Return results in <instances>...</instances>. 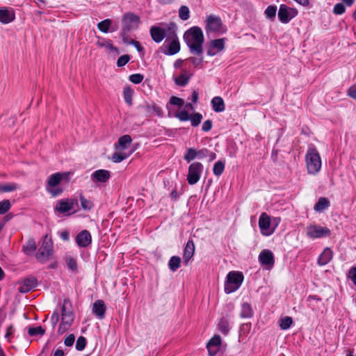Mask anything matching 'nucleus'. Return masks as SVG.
I'll return each instance as SVG.
<instances>
[{
  "mask_svg": "<svg viewBox=\"0 0 356 356\" xmlns=\"http://www.w3.org/2000/svg\"><path fill=\"white\" fill-rule=\"evenodd\" d=\"M180 50V44L177 37L173 33L172 39L168 47V54L174 55Z\"/></svg>",
  "mask_w": 356,
  "mask_h": 356,
  "instance_id": "obj_29",
  "label": "nucleus"
},
{
  "mask_svg": "<svg viewBox=\"0 0 356 356\" xmlns=\"http://www.w3.org/2000/svg\"><path fill=\"white\" fill-rule=\"evenodd\" d=\"M66 264L67 265V267L69 269L72 270V271H76L77 269V264H76V259L74 258L72 256H67L66 259Z\"/></svg>",
  "mask_w": 356,
  "mask_h": 356,
  "instance_id": "obj_40",
  "label": "nucleus"
},
{
  "mask_svg": "<svg viewBox=\"0 0 356 356\" xmlns=\"http://www.w3.org/2000/svg\"><path fill=\"white\" fill-rule=\"evenodd\" d=\"M307 235L311 238H322L329 236L331 234L330 230L325 227H321L317 225H311L306 229Z\"/></svg>",
  "mask_w": 356,
  "mask_h": 356,
  "instance_id": "obj_10",
  "label": "nucleus"
},
{
  "mask_svg": "<svg viewBox=\"0 0 356 356\" xmlns=\"http://www.w3.org/2000/svg\"><path fill=\"white\" fill-rule=\"evenodd\" d=\"M305 163L309 175H316L321 169V157L318 150L314 146L309 147L307 149L305 154Z\"/></svg>",
  "mask_w": 356,
  "mask_h": 356,
  "instance_id": "obj_3",
  "label": "nucleus"
},
{
  "mask_svg": "<svg viewBox=\"0 0 356 356\" xmlns=\"http://www.w3.org/2000/svg\"><path fill=\"white\" fill-rule=\"evenodd\" d=\"M67 302L65 300L62 307L61 323L58 327V332L63 334L71 326L74 321V314L70 308H67Z\"/></svg>",
  "mask_w": 356,
  "mask_h": 356,
  "instance_id": "obj_6",
  "label": "nucleus"
},
{
  "mask_svg": "<svg viewBox=\"0 0 356 356\" xmlns=\"http://www.w3.org/2000/svg\"><path fill=\"white\" fill-rule=\"evenodd\" d=\"M195 158H197L196 150L193 148H188L186 154L184 155V159L190 162Z\"/></svg>",
  "mask_w": 356,
  "mask_h": 356,
  "instance_id": "obj_47",
  "label": "nucleus"
},
{
  "mask_svg": "<svg viewBox=\"0 0 356 356\" xmlns=\"http://www.w3.org/2000/svg\"><path fill=\"white\" fill-rule=\"evenodd\" d=\"M260 263L266 266L268 269L271 268L275 264V257L273 252L270 250H263L259 255Z\"/></svg>",
  "mask_w": 356,
  "mask_h": 356,
  "instance_id": "obj_15",
  "label": "nucleus"
},
{
  "mask_svg": "<svg viewBox=\"0 0 356 356\" xmlns=\"http://www.w3.org/2000/svg\"><path fill=\"white\" fill-rule=\"evenodd\" d=\"M71 173L67 172H56L49 176L46 185L47 191L51 195L52 197H56L63 193V189L58 187L62 180L68 181L70 178Z\"/></svg>",
  "mask_w": 356,
  "mask_h": 356,
  "instance_id": "obj_4",
  "label": "nucleus"
},
{
  "mask_svg": "<svg viewBox=\"0 0 356 356\" xmlns=\"http://www.w3.org/2000/svg\"><path fill=\"white\" fill-rule=\"evenodd\" d=\"M206 31L209 32H221L224 33L221 19L215 15H208L206 20Z\"/></svg>",
  "mask_w": 356,
  "mask_h": 356,
  "instance_id": "obj_11",
  "label": "nucleus"
},
{
  "mask_svg": "<svg viewBox=\"0 0 356 356\" xmlns=\"http://www.w3.org/2000/svg\"><path fill=\"white\" fill-rule=\"evenodd\" d=\"M211 128H212V122L211 120H206L205 122H204L202 127V129L204 131H209L211 129Z\"/></svg>",
  "mask_w": 356,
  "mask_h": 356,
  "instance_id": "obj_58",
  "label": "nucleus"
},
{
  "mask_svg": "<svg viewBox=\"0 0 356 356\" xmlns=\"http://www.w3.org/2000/svg\"><path fill=\"white\" fill-rule=\"evenodd\" d=\"M92 242V237L90 232L87 230H83L79 232L76 237V243L79 247H88Z\"/></svg>",
  "mask_w": 356,
  "mask_h": 356,
  "instance_id": "obj_18",
  "label": "nucleus"
},
{
  "mask_svg": "<svg viewBox=\"0 0 356 356\" xmlns=\"http://www.w3.org/2000/svg\"><path fill=\"white\" fill-rule=\"evenodd\" d=\"M332 257V251L328 248H325L322 253L318 257V264L320 266L326 265L331 261Z\"/></svg>",
  "mask_w": 356,
  "mask_h": 356,
  "instance_id": "obj_24",
  "label": "nucleus"
},
{
  "mask_svg": "<svg viewBox=\"0 0 356 356\" xmlns=\"http://www.w3.org/2000/svg\"><path fill=\"white\" fill-rule=\"evenodd\" d=\"M196 154H197V158L202 159L204 157L207 156V155L209 154V150L207 149H202L198 151L196 150Z\"/></svg>",
  "mask_w": 356,
  "mask_h": 356,
  "instance_id": "obj_59",
  "label": "nucleus"
},
{
  "mask_svg": "<svg viewBox=\"0 0 356 356\" xmlns=\"http://www.w3.org/2000/svg\"><path fill=\"white\" fill-rule=\"evenodd\" d=\"M202 170L203 165L200 162H195L189 165L187 181L190 185H194L199 181Z\"/></svg>",
  "mask_w": 356,
  "mask_h": 356,
  "instance_id": "obj_8",
  "label": "nucleus"
},
{
  "mask_svg": "<svg viewBox=\"0 0 356 356\" xmlns=\"http://www.w3.org/2000/svg\"><path fill=\"white\" fill-rule=\"evenodd\" d=\"M96 44L99 47L104 48L105 51L108 54H112L113 55L120 54L118 49L113 46L112 41L109 39L97 37Z\"/></svg>",
  "mask_w": 356,
  "mask_h": 356,
  "instance_id": "obj_14",
  "label": "nucleus"
},
{
  "mask_svg": "<svg viewBox=\"0 0 356 356\" xmlns=\"http://www.w3.org/2000/svg\"><path fill=\"white\" fill-rule=\"evenodd\" d=\"M225 169V163L218 161L216 163H215L213 168V174L216 176H220L222 174Z\"/></svg>",
  "mask_w": 356,
  "mask_h": 356,
  "instance_id": "obj_39",
  "label": "nucleus"
},
{
  "mask_svg": "<svg viewBox=\"0 0 356 356\" xmlns=\"http://www.w3.org/2000/svg\"><path fill=\"white\" fill-rule=\"evenodd\" d=\"M80 202L81 207L84 210H90L93 207L92 202L90 200L86 199L82 195L80 196Z\"/></svg>",
  "mask_w": 356,
  "mask_h": 356,
  "instance_id": "obj_46",
  "label": "nucleus"
},
{
  "mask_svg": "<svg viewBox=\"0 0 356 356\" xmlns=\"http://www.w3.org/2000/svg\"><path fill=\"white\" fill-rule=\"evenodd\" d=\"M181 264V259L177 256H173L170 258L168 266L171 270L176 271L179 267Z\"/></svg>",
  "mask_w": 356,
  "mask_h": 356,
  "instance_id": "obj_34",
  "label": "nucleus"
},
{
  "mask_svg": "<svg viewBox=\"0 0 356 356\" xmlns=\"http://www.w3.org/2000/svg\"><path fill=\"white\" fill-rule=\"evenodd\" d=\"M225 39L220 38L211 40L207 50V54L210 56L216 55L225 48Z\"/></svg>",
  "mask_w": 356,
  "mask_h": 356,
  "instance_id": "obj_17",
  "label": "nucleus"
},
{
  "mask_svg": "<svg viewBox=\"0 0 356 356\" xmlns=\"http://www.w3.org/2000/svg\"><path fill=\"white\" fill-rule=\"evenodd\" d=\"M188 60H189L195 67H198L203 61L202 58L195 57H191Z\"/></svg>",
  "mask_w": 356,
  "mask_h": 356,
  "instance_id": "obj_60",
  "label": "nucleus"
},
{
  "mask_svg": "<svg viewBox=\"0 0 356 356\" xmlns=\"http://www.w3.org/2000/svg\"><path fill=\"white\" fill-rule=\"evenodd\" d=\"M131 141L132 139L129 135H124L119 138L118 143L115 145V152L113 153L111 159L114 163L122 161L133 153V151H127Z\"/></svg>",
  "mask_w": 356,
  "mask_h": 356,
  "instance_id": "obj_2",
  "label": "nucleus"
},
{
  "mask_svg": "<svg viewBox=\"0 0 356 356\" xmlns=\"http://www.w3.org/2000/svg\"><path fill=\"white\" fill-rule=\"evenodd\" d=\"M213 110L217 113L222 112L225 109L224 100L220 97H215L211 99Z\"/></svg>",
  "mask_w": 356,
  "mask_h": 356,
  "instance_id": "obj_28",
  "label": "nucleus"
},
{
  "mask_svg": "<svg viewBox=\"0 0 356 356\" xmlns=\"http://www.w3.org/2000/svg\"><path fill=\"white\" fill-rule=\"evenodd\" d=\"M348 277L351 279L354 284L356 285V267H352L349 270Z\"/></svg>",
  "mask_w": 356,
  "mask_h": 356,
  "instance_id": "obj_55",
  "label": "nucleus"
},
{
  "mask_svg": "<svg viewBox=\"0 0 356 356\" xmlns=\"http://www.w3.org/2000/svg\"><path fill=\"white\" fill-rule=\"evenodd\" d=\"M145 108L146 112L149 113H155L158 116H162L163 115V111L161 108L158 106L155 103L152 104H147L145 106Z\"/></svg>",
  "mask_w": 356,
  "mask_h": 356,
  "instance_id": "obj_31",
  "label": "nucleus"
},
{
  "mask_svg": "<svg viewBox=\"0 0 356 356\" xmlns=\"http://www.w3.org/2000/svg\"><path fill=\"white\" fill-rule=\"evenodd\" d=\"M112 21L109 19H104L97 24L98 29L103 33H108L111 26Z\"/></svg>",
  "mask_w": 356,
  "mask_h": 356,
  "instance_id": "obj_35",
  "label": "nucleus"
},
{
  "mask_svg": "<svg viewBox=\"0 0 356 356\" xmlns=\"http://www.w3.org/2000/svg\"><path fill=\"white\" fill-rule=\"evenodd\" d=\"M15 19V12L11 8H0V22L3 24H8Z\"/></svg>",
  "mask_w": 356,
  "mask_h": 356,
  "instance_id": "obj_20",
  "label": "nucleus"
},
{
  "mask_svg": "<svg viewBox=\"0 0 356 356\" xmlns=\"http://www.w3.org/2000/svg\"><path fill=\"white\" fill-rule=\"evenodd\" d=\"M131 43L136 48V49L139 52H143V47L140 45L139 42L135 41V40H132V42Z\"/></svg>",
  "mask_w": 356,
  "mask_h": 356,
  "instance_id": "obj_62",
  "label": "nucleus"
},
{
  "mask_svg": "<svg viewBox=\"0 0 356 356\" xmlns=\"http://www.w3.org/2000/svg\"><path fill=\"white\" fill-rule=\"evenodd\" d=\"M189 120L191 122L192 126L197 127L200 124L202 120V115L199 113H195L190 117Z\"/></svg>",
  "mask_w": 356,
  "mask_h": 356,
  "instance_id": "obj_45",
  "label": "nucleus"
},
{
  "mask_svg": "<svg viewBox=\"0 0 356 356\" xmlns=\"http://www.w3.org/2000/svg\"><path fill=\"white\" fill-rule=\"evenodd\" d=\"M60 237L63 241H68L69 240V232L67 231H63L59 233Z\"/></svg>",
  "mask_w": 356,
  "mask_h": 356,
  "instance_id": "obj_63",
  "label": "nucleus"
},
{
  "mask_svg": "<svg viewBox=\"0 0 356 356\" xmlns=\"http://www.w3.org/2000/svg\"><path fill=\"white\" fill-rule=\"evenodd\" d=\"M19 185L15 183H6L3 184V192L8 193L19 189Z\"/></svg>",
  "mask_w": 356,
  "mask_h": 356,
  "instance_id": "obj_44",
  "label": "nucleus"
},
{
  "mask_svg": "<svg viewBox=\"0 0 356 356\" xmlns=\"http://www.w3.org/2000/svg\"><path fill=\"white\" fill-rule=\"evenodd\" d=\"M218 329L224 334H227L229 330V323L227 318H222L218 323Z\"/></svg>",
  "mask_w": 356,
  "mask_h": 356,
  "instance_id": "obj_36",
  "label": "nucleus"
},
{
  "mask_svg": "<svg viewBox=\"0 0 356 356\" xmlns=\"http://www.w3.org/2000/svg\"><path fill=\"white\" fill-rule=\"evenodd\" d=\"M86 345V339L83 337H79L76 343V348L77 350H83Z\"/></svg>",
  "mask_w": 356,
  "mask_h": 356,
  "instance_id": "obj_49",
  "label": "nucleus"
},
{
  "mask_svg": "<svg viewBox=\"0 0 356 356\" xmlns=\"http://www.w3.org/2000/svg\"><path fill=\"white\" fill-rule=\"evenodd\" d=\"M170 103L173 105L178 106L179 107L182 106L184 105V101L182 99L172 96L171 97L170 99Z\"/></svg>",
  "mask_w": 356,
  "mask_h": 356,
  "instance_id": "obj_54",
  "label": "nucleus"
},
{
  "mask_svg": "<svg viewBox=\"0 0 356 356\" xmlns=\"http://www.w3.org/2000/svg\"><path fill=\"white\" fill-rule=\"evenodd\" d=\"M45 332L44 329H43L41 326H38L35 327H29L28 330V333L30 336H42Z\"/></svg>",
  "mask_w": 356,
  "mask_h": 356,
  "instance_id": "obj_41",
  "label": "nucleus"
},
{
  "mask_svg": "<svg viewBox=\"0 0 356 356\" xmlns=\"http://www.w3.org/2000/svg\"><path fill=\"white\" fill-rule=\"evenodd\" d=\"M150 33L152 39L156 42H160L163 40V39L165 36V31L159 27L153 26L150 29Z\"/></svg>",
  "mask_w": 356,
  "mask_h": 356,
  "instance_id": "obj_26",
  "label": "nucleus"
},
{
  "mask_svg": "<svg viewBox=\"0 0 356 356\" xmlns=\"http://www.w3.org/2000/svg\"><path fill=\"white\" fill-rule=\"evenodd\" d=\"M179 17L182 20H186L190 17L189 8L186 6H182L179 10Z\"/></svg>",
  "mask_w": 356,
  "mask_h": 356,
  "instance_id": "obj_42",
  "label": "nucleus"
},
{
  "mask_svg": "<svg viewBox=\"0 0 356 356\" xmlns=\"http://www.w3.org/2000/svg\"><path fill=\"white\" fill-rule=\"evenodd\" d=\"M240 316L241 318H250L253 316V310L250 304L244 302L241 305Z\"/></svg>",
  "mask_w": 356,
  "mask_h": 356,
  "instance_id": "obj_32",
  "label": "nucleus"
},
{
  "mask_svg": "<svg viewBox=\"0 0 356 356\" xmlns=\"http://www.w3.org/2000/svg\"><path fill=\"white\" fill-rule=\"evenodd\" d=\"M346 11V8L342 3H337L333 8V13L335 15H342Z\"/></svg>",
  "mask_w": 356,
  "mask_h": 356,
  "instance_id": "obj_50",
  "label": "nucleus"
},
{
  "mask_svg": "<svg viewBox=\"0 0 356 356\" xmlns=\"http://www.w3.org/2000/svg\"><path fill=\"white\" fill-rule=\"evenodd\" d=\"M129 80L135 84L140 83L143 80V75L140 74H131L129 76Z\"/></svg>",
  "mask_w": 356,
  "mask_h": 356,
  "instance_id": "obj_51",
  "label": "nucleus"
},
{
  "mask_svg": "<svg viewBox=\"0 0 356 356\" xmlns=\"http://www.w3.org/2000/svg\"><path fill=\"white\" fill-rule=\"evenodd\" d=\"M349 97L356 100V84L350 86L347 92Z\"/></svg>",
  "mask_w": 356,
  "mask_h": 356,
  "instance_id": "obj_56",
  "label": "nucleus"
},
{
  "mask_svg": "<svg viewBox=\"0 0 356 356\" xmlns=\"http://www.w3.org/2000/svg\"><path fill=\"white\" fill-rule=\"evenodd\" d=\"M51 321L53 326H55L59 321V314L57 312H54L51 317Z\"/></svg>",
  "mask_w": 356,
  "mask_h": 356,
  "instance_id": "obj_61",
  "label": "nucleus"
},
{
  "mask_svg": "<svg viewBox=\"0 0 356 356\" xmlns=\"http://www.w3.org/2000/svg\"><path fill=\"white\" fill-rule=\"evenodd\" d=\"M298 15L296 8L288 7L285 4H281L278 10V18L284 24L288 23Z\"/></svg>",
  "mask_w": 356,
  "mask_h": 356,
  "instance_id": "obj_13",
  "label": "nucleus"
},
{
  "mask_svg": "<svg viewBox=\"0 0 356 356\" xmlns=\"http://www.w3.org/2000/svg\"><path fill=\"white\" fill-rule=\"evenodd\" d=\"M330 206L329 200L325 197H321L314 205V210L317 212H322Z\"/></svg>",
  "mask_w": 356,
  "mask_h": 356,
  "instance_id": "obj_30",
  "label": "nucleus"
},
{
  "mask_svg": "<svg viewBox=\"0 0 356 356\" xmlns=\"http://www.w3.org/2000/svg\"><path fill=\"white\" fill-rule=\"evenodd\" d=\"M195 252V245L192 240H189L184 250L183 258L186 262H188L193 256Z\"/></svg>",
  "mask_w": 356,
  "mask_h": 356,
  "instance_id": "obj_25",
  "label": "nucleus"
},
{
  "mask_svg": "<svg viewBox=\"0 0 356 356\" xmlns=\"http://www.w3.org/2000/svg\"><path fill=\"white\" fill-rule=\"evenodd\" d=\"M11 207V204L8 200L0 201V215L6 213Z\"/></svg>",
  "mask_w": 356,
  "mask_h": 356,
  "instance_id": "obj_43",
  "label": "nucleus"
},
{
  "mask_svg": "<svg viewBox=\"0 0 356 356\" xmlns=\"http://www.w3.org/2000/svg\"><path fill=\"white\" fill-rule=\"evenodd\" d=\"M243 281V275L238 271L229 272L227 275V280L225 284L226 293H231L236 291L241 285Z\"/></svg>",
  "mask_w": 356,
  "mask_h": 356,
  "instance_id": "obj_5",
  "label": "nucleus"
},
{
  "mask_svg": "<svg viewBox=\"0 0 356 356\" xmlns=\"http://www.w3.org/2000/svg\"><path fill=\"white\" fill-rule=\"evenodd\" d=\"M75 337L73 334H70L65 339L64 343L66 346H72L74 342Z\"/></svg>",
  "mask_w": 356,
  "mask_h": 356,
  "instance_id": "obj_57",
  "label": "nucleus"
},
{
  "mask_svg": "<svg viewBox=\"0 0 356 356\" xmlns=\"http://www.w3.org/2000/svg\"><path fill=\"white\" fill-rule=\"evenodd\" d=\"M123 96L125 102L129 106L132 105L133 90L129 87H126L123 90Z\"/></svg>",
  "mask_w": 356,
  "mask_h": 356,
  "instance_id": "obj_38",
  "label": "nucleus"
},
{
  "mask_svg": "<svg viewBox=\"0 0 356 356\" xmlns=\"http://www.w3.org/2000/svg\"><path fill=\"white\" fill-rule=\"evenodd\" d=\"M75 204H77L76 200L62 199L58 201L55 209L61 213H65L70 211Z\"/></svg>",
  "mask_w": 356,
  "mask_h": 356,
  "instance_id": "obj_16",
  "label": "nucleus"
},
{
  "mask_svg": "<svg viewBox=\"0 0 356 356\" xmlns=\"http://www.w3.org/2000/svg\"><path fill=\"white\" fill-rule=\"evenodd\" d=\"M130 60L129 55H123L120 56L117 60V65L118 67L124 66Z\"/></svg>",
  "mask_w": 356,
  "mask_h": 356,
  "instance_id": "obj_52",
  "label": "nucleus"
},
{
  "mask_svg": "<svg viewBox=\"0 0 356 356\" xmlns=\"http://www.w3.org/2000/svg\"><path fill=\"white\" fill-rule=\"evenodd\" d=\"M37 285L36 279L34 277H29L24 280L20 284L18 291L22 293H26L35 288Z\"/></svg>",
  "mask_w": 356,
  "mask_h": 356,
  "instance_id": "obj_21",
  "label": "nucleus"
},
{
  "mask_svg": "<svg viewBox=\"0 0 356 356\" xmlns=\"http://www.w3.org/2000/svg\"><path fill=\"white\" fill-rule=\"evenodd\" d=\"M139 18L138 16L127 13L122 18V33L126 34L127 32L135 30L139 25Z\"/></svg>",
  "mask_w": 356,
  "mask_h": 356,
  "instance_id": "obj_9",
  "label": "nucleus"
},
{
  "mask_svg": "<svg viewBox=\"0 0 356 356\" xmlns=\"http://www.w3.org/2000/svg\"><path fill=\"white\" fill-rule=\"evenodd\" d=\"M12 333H13V325H10L7 328V331H6V334H5V338H6L8 339V341L10 340L9 337H10V335L12 334Z\"/></svg>",
  "mask_w": 356,
  "mask_h": 356,
  "instance_id": "obj_64",
  "label": "nucleus"
},
{
  "mask_svg": "<svg viewBox=\"0 0 356 356\" xmlns=\"http://www.w3.org/2000/svg\"><path fill=\"white\" fill-rule=\"evenodd\" d=\"M277 7L275 6H269L265 10V14L268 18H274L276 15Z\"/></svg>",
  "mask_w": 356,
  "mask_h": 356,
  "instance_id": "obj_48",
  "label": "nucleus"
},
{
  "mask_svg": "<svg viewBox=\"0 0 356 356\" xmlns=\"http://www.w3.org/2000/svg\"><path fill=\"white\" fill-rule=\"evenodd\" d=\"M293 323V319L289 316H284L280 320V327L282 330L289 329Z\"/></svg>",
  "mask_w": 356,
  "mask_h": 356,
  "instance_id": "obj_37",
  "label": "nucleus"
},
{
  "mask_svg": "<svg viewBox=\"0 0 356 356\" xmlns=\"http://www.w3.org/2000/svg\"><path fill=\"white\" fill-rule=\"evenodd\" d=\"M220 343L221 339L218 335H215L210 339L207 343V348L211 356H214L217 353Z\"/></svg>",
  "mask_w": 356,
  "mask_h": 356,
  "instance_id": "obj_22",
  "label": "nucleus"
},
{
  "mask_svg": "<svg viewBox=\"0 0 356 356\" xmlns=\"http://www.w3.org/2000/svg\"><path fill=\"white\" fill-rule=\"evenodd\" d=\"M259 227L261 234L270 236L275 232V227L271 225V220L266 213H262L259 219Z\"/></svg>",
  "mask_w": 356,
  "mask_h": 356,
  "instance_id": "obj_12",
  "label": "nucleus"
},
{
  "mask_svg": "<svg viewBox=\"0 0 356 356\" xmlns=\"http://www.w3.org/2000/svg\"><path fill=\"white\" fill-rule=\"evenodd\" d=\"M192 74L186 71V70H182L181 74L175 78V82L177 86H186Z\"/></svg>",
  "mask_w": 356,
  "mask_h": 356,
  "instance_id": "obj_27",
  "label": "nucleus"
},
{
  "mask_svg": "<svg viewBox=\"0 0 356 356\" xmlns=\"http://www.w3.org/2000/svg\"><path fill=\"white\" fill-rule=\"evenodd\" d=\"M36 249V244L33 239L29 240L23 246V251L26 254H32Z\"/></svg>",
  "mask_w": 356,
  "mask_h": 356,
  "instance_id": "obj_33",
  "label": "nucleus"
},
{
  "mask_svg": "<svg viewBox=\"0 0 356 356\" xmlns=\"http://www.w3.org/2000/svg\"><path fill=\"white\" fill-rule=\"evenodd\" d=\"M53 253V245L50 238L45 236L41 247L36 253V259L42 263H44L49 259Z\"/></svg>",
  "mask_w": 356,
  "mask_h": 356,
  "instance_id": "obj_7",
  "label": "nucleus"
},
{
  "mask_svg": "<svg viewBox=\"0 0 356 356\" xmlns=\"http://www.w3.org/2000/svg\"><path fill=\"white\" fill-rule=\"evenodd\" d=\"M184 40L192 53L201 55L203 52L204 35L198 26H193L186 31Z\"/></svg>",
  "mask_w": 356,
  "mask_h": 356,
  "instance_id": "obj_1",
  "label": "nucleus"
},
{
  "mask_svg": "<svg viewBox=\"0 0 356 356\" xmlns=\"http://www.w3.org/2000/svg\"><path fill=\"white\" fill-rule=\"evenodd\" d=\"M106 306L103 300H97L93 304L92 312L100 319L104 317Z\"/></svg>",
  "mask_w": 356,
  "mask_h": 356,
  "instance_id": "obj_23",
  "label": "nucleus"
},
{
  "mask_svg": "<svg viewBox=\"0 0 356 356\" xmlns=\"http://www.w3.org/2000/svg\"><path fill=\"white\" fill-rule=\"evenodd\" d=\"M176 117L181 121H187L191 116L186 111H181L177 113Z\"/></svg>",
  "mask_w": 356,
  "mask_h": 356,
  "instance_id": "obj_53",
  "label": "nucleus"
},
{
  "mask_svg": "<svg viewBox=\"0 0 356 356\" xmlns=\"http://www.w3.org/2000/svg\"><path fill=\"white\" fill-rule=\"evenodd\" d=\"M110 177H111V174L108 170L101 169V170H95L91 175V179L95 183H97V182L104 183L109 179Z\"/></svg>",
  "mask_w": 356,
  "mask_h": 356,
  "instance_id": "obj_19",
  "label": "nucleus"
}]
</instances>
